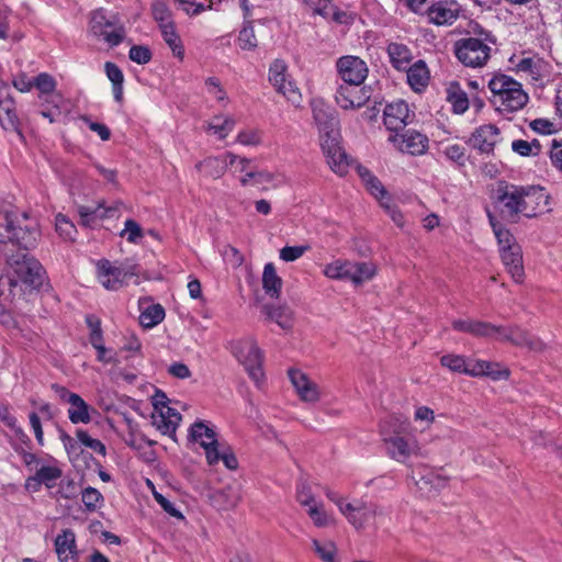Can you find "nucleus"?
Returning <instances> with one entry per match:
<instances>
[{
  "instance_id": "obj_1",
  "label": "nucleus",
  "mask_w": 562,
  "mask_h": 562,
  "mask_svg": "<svg viewBox=\"0 0 562 562\" xmlns=\"http://www.w3.org/2000/svg\"><path fill=\"white\" fill-rule=\"evenodd\" d=\"M15 220L13 212H0V244L16 247L15 252H5L12 271L0 278V288L8 286L14 297L29 302L35 290V262L29 254L35 238L31 231L16 227Z\"/></svg>"
},
{
  "instance_id": "obj_2",
  "label": "nucleus",
  "mask_w": 562,
  "mask_h": 562,
  "mask_svg": "<svg viewBox=\"0 0 562 562\" xmlns=\"http://www.w3.org/2000/svg\"><path fill=\"white\" fill-rule=\"evenodd\" d=\"M488 88L492 92L491 102L501 112H516L522 109L529 99L518 81L503 74L495 75L488 81Z\"/></svg>"
},
{
  "instance_id": "obj_3",
  "label": "nucleus",
  "mask_w": 562,
  "mask_h": 562,
  "mask_svg": "<svg viewBox=\"0 0 562 562\" xmlns=\"http://www.w3.org/2000/svg\"><path fill=\"white\" fill-rule=\"evenodd\" d=\"M63 103L56 78L47 72L37 74V112L49 123L58 122L63 117Z\"/></svg>"
},
{
  "instance_id": "obj_4",
  "label": "nucleus",
  "mask_w": 562,
  "mask_h": 562,
  "mask_svg": "<svg viewBox=\"0 0 562 562\" xmlns=\"http://www.w3.org/2000/svg\"><path fill=\"white\" fill-rule=\"evenodd\" d=\"M313 117L321 134V146L328 154L337 153V139L339 134V122L334 111L322 102L313 103Z\"/></svg>"
},
{
  "instance_id": "obj_5",
  "label": "nucleus",
  "mask_w": 562,
  "mask_h": 562,
  "mask_svg": "<svg viewBox=\"0 0 562 562\" xmlns=\"http://www.w3.org/2000/svg\"><path fill=\"white\" fill-rule=\"evenodd\" d=\"M491 50L484 41L476 37H464L454 43V54L467 67L484 66L491 57Z\"/></svg>"
},
{
  "instance_id": "obj_6",
  "label": "nucleus",
  "mask_w": 562,
  "mask_h": 562,
  "mask_svg": "<svg viewBox=\"0 0 562 562\" xmlns=\"http://www.w3.org/2000/svg\"><path fill=\"white\" fill-rule=\"evenodd\" d=\"M496 203L503 218L517 223L522 216L520 186L501 183L496 189Z\"/></svg>"
},
{
  "instance_id": "obj_7",
  "label": "nucleus",
  "mask_w": 562,
  "mask_h": 562,
  "mask_svg": "<svg viewBox=\"0 0 562 562\" xmlns=\"http://www.w3.org/2000/svg\"><path fill=\"white\" fill-rule=\"evenodd\" d=\"M233 352L244 366L251 380L259 383L263 378L262 353L254 339L236 342Z\"/></svg>"
},
{
  "instance_id": "obj_8",
  "label": "nucleus",
  "mask_w": 562,
  "mask_h": 562,
  "mask_svg": "<svg viewBox=\"0 0 562 562\" xmlns=\"http://www.w3.org/2000/svg\"><path fill=\"white\" fill-rule=\"evenodd\" d=\"M90 32L94 37L102 40L110 47L120 45L125 37L124 27L106 18L102 9L92 12L90 19Z\"/></svg>"
},
{
  "instance_id": "obj_9",
  "label": "nucleus",
  "mask_w": 562,
  "mask_h": 562,
  "mask_svg": "<svg viewBox=\"0 0 562 562\" xmlns=\"http://www.w3.org/2000/svg\"><path fill=\"white\" fill-rule=\"evenodd\" d=\"M98 279L106 290H119L125 280L136 276V266L123 263L114 266L108 259H101L97 262Z\"/></svg>"
},
{
  "instance_id": "obj_10",
  "label": "nucleus",
  "mask_w": 562,
  "mask_h": 562,
  "mask_svg": "<svg viewBox=\"0 0 562 562\" xmlns=\"http://www.w3.org/2000/svg\"><path fill=\"white\" fill-rule=\"evenodd\" d=\"M341 514L357 530H362L379 515H381L382 510L374 503L366 502L363 499H355L353 502H349L348 505L341 507Z\"/></svg>"
},
{
  "instance_id": "obj_11",
  "label": "nucleus",
  "mask_w": 562,
  "mask_h": 562,
  "mask_svg": "<svg viewBox=\"0 0 562 562\" xmlns=\"http://www.w3.org/2000/svg\"><path fill=\"white\" fill-rule=\"evenodd\" d=\"M189 439L199 442L205 451V457L210 465L218 462V448L221 443L216 438V432L213 428L209 427L205 423L198 420L189 430Z\"/></svg>"
},
{
  "instance_id": "obj_12",
  "label": "nucleus",
  "mask_w": 562,
  "mask_h": 562,
  "mask_svg": "<svg viewBox=\"0 0 562 562\" xmlns=\"http://www.w3.org/2000/svg\"><path fill=\"white\" fill-rule=\"evenodd\" d=\"M288 66L284 60L276 59L269 67V81L276 90L283 94L290 102L297 104L301 100V94L293 82L288 78Z\"/></svg>"
},
{
  "instance_id": "obj_13",
  "label": "nucleus",
  "mask_w": 562,
  "mask_h": 562,
  "mask_svg": "<svg viewBox=\"0 0 562 562\" xmlns=\"http://www.w3.org/2000/svg\"><path fill=\"white\" fill-rule=\"evenodd\" d=\"M522 216L531 218L541 214L549 204L550 196L544 188L520 186Z\"/></svg>"
},
{
  "instance_id": "obj_14",
  "label": "nucleus",
  "mask_w": 562,
  "mask_h": 562,
  "mask_svg": "<svg viewBox=\"0 0 562 562\" xmlns=\"http://www.w3.org/2000/svg\"><path fill=\"white\" fill-rule=\"evenodd\" d=\"M370 95L361 85L342 82L336 90V103L344 110H355L363 106Z\"/></svg>"
},
{
  "instance_id": "obj_15",
  "label": "nucleus",
  "mask_w": 562,
  "mask_h": 562,
  "mask_svg": "<svg viewBox=\"0 0 562 562\" xmlns=\"http://www.w3.org/2000/svg\"><path fill=\"white\" fill-rule=\"evenodd\" d=\"M338 74L342 82L362 85L368 76L367 64L357 56H342L337 60Z\"/></svg>"
},
{
  "instance_id": "obj_16",
  "label": "nucleus",
  "mask_w": 562,
  "mask_h": 562,
  "mask_svg": "<svg viewBox=\"0 0 562 562\" xmlns=\"http://www.w3.org/2000/svg\"><path fill=\"white\" fill-rule=\"evenodd\" d=\"M413 117L414 114L411 113L408 104L403 100L392 102L384 109V125L396 134L409 124Z\"/></svg>"
},
{
  "instance_id": "obj_17",
  "label": "nucleus",
  "mask_w": 562,
  "mask_h": 562,
  "mask_svg": "<svg viewBox=\"0 0 562 562\" xmlns=\"http://www.w3.org/2000/svg\"><path fill=\"white\" fill-rule=\"evenodd\" d=\"M390 140L393 142L401 151L411 155H423L428 148L427 136L416 131H407L401 135L395 134L390 137Z\"/></svg>"
},
{
  "instance_id": "obj_18",
  "label": "nucleus",
  "mask_w": 562,
  "mask_h": 562,
  "mask_svg": "<svg viewBox=\"0 0 562 562\" xmlns=\"http://www.w3.org/2000/svg\"><path fill=\"white\" fill-rule=\"evenodd\" d=\"M503 329L501 333H497L502 340L509 341L518 347H527L536 352L544 349V344L539 338L531 336L518 326L503 327Z\"/></svg>"
},
{
  "instance_id": "obj_19",
  "label": "nucleus",
  "mask_w": 562,
  "mask_h": 562,
  "mask_svg": "<svg viewBox=\"0 0 562 562\" xmlns=\"http://www.w3.org/2000/svg\"><path fill=\"white\" fill-rule=\"evenodd\" d=\"M429 22L436 25H450L459 16L460 5L456 1H438L426 9Z\"/></svg>"
},
{
  "instance_id": "obj_20",
  "label": "nucleus",
  "mask_w": 562,
  "mask_h": 562,
  "mask_svg": "<svg viewBox=\"0 0 562 562\" xmlns=\"http://www.w3.org/2000/svg\"><path fill=\"white\" fill-rule=\"evenodd\" d=\"M387 454L398 461L405 462L411 456L417 454L419 447L416 440H408L401 436L385 438Z\"/></svg>"
},
{
  "instance_id": "obj_21",
  "label": "nucleus",
  "mask_w": 562,
  "mask_h": 562,
  "mask_svg": "<svg viewBox=\"0 0 562 562\" xmlns=\"http://www.w3.org/2000/svg\"><path fill=\"white\" fill-rule=\"evenodd\" d=\"M289 378L295 387L300 398L304 402L315 403L319 400V390L316 383L299 370H289Z\"/></svg>"
},
{
  "instance_id": "obj_22",
  "label": "nucleus",
  "mask_w": 562,
  "mask_h": 562,
  "mask_svg": "<svg viewBox=\"0 0 562 562\" xmlns=\"http://www.w3.org/2000/svg\"><path fill=\"white\" fill-rule=\"evenodd\" d=\"M499 130L492 124H486L477 127L472 136L471 144L481 153L490 154L494 150L495 144L498 142Z\"/></svg>"
},
{
  "instance_id": "obj_23",
  "label": "nucleus",
  "mask_w": 562,
  "mask_h": 562,
  "mask_svg": "<svg viewBox=\"0 0 562 562\" xmlns=\"http://www.w3.org/2000/svg\"><path fill=\"white\" fill-rule=\"evenodd\" d=\"M502 261L516 283H521L525 277L522 265V252L520 246H512L507 249H501Z\"/></svg>"
},
{
  "instance_id": "obj_24",
  "label": "nucleus",
  "mask_w": 562,
  "mask_h": 562,
  "mask_svg": "<svg viewBox=\"0 0 562 562\" xmlns=\"http://www.w3.org/2000/svg\"><path fill=\"white\" fill-rule=\"evenodd\" d=\"M61 396L69 404L68 417L72 424L90 423L91 417L89 414V405L80 395L68 392L64 389Z\"/></svg>"
},
{
  "instance_id": "obj_25",
  "label": "nucleus",
  "mask_w": 562,
  "mask_h": 562,
  "mask_svg": "<svg viewBox=\"0 0 562 562\" xmlns=\"http://www.w3.org/2000/svg\"><path fill=\"white\" fill-rule=\"evenodd\" d=\"M117 205L105 207L104 202H99L97 207L86 205L78 206V214L80 216V224L86 227H93L97 220H104L115 216Z\"/></svg>"
},
{
  "instance_id": "obj_26",
  "label": "nucleus",
  "mask_w": 562,
  "mask_h": 562,
  "mask_svg": "<svg viewBox=\"0 0 562 562\" xmlns=\"http://www.w3.org/2000/svg\"><path fill=\"white\" fill-rule=\"evenodd\" d=\"M37 294H41L42 305L46 313H49L58 305V299L53 292V288L47 278L44 268L37 263Z\"/></svg>"
},
{
  "instance_id": "obj_27",
  "label": "nucleus",
  "mask_w": 562,
  "mask_h": 562,
  "mask_svg": "<svg viewBox=\"0 0 562 562\" xmlns=\"http://www.w3.org/2000/svg\"><path fill=\"white\" fill-rule=\"evenodd\" d=\"M403 71H406L407 83L415 92H420L428 86L430 74L424 60H417Z\"/></svg>"
},
{
  "instance_id": "obj_28",
  "label": "nucleus",
  "mask_w": 562,
  "mask_h": 562,
  "mask_svg": "<svg viewBox=\"0 0 562 562\" xmlns=\"http://www.w3.org/2000/svg\"><path fill=\"white\" fill-rule=\"evenodd\" d=\"M55 549L61 562L68 561L69 559H77L78 551L75 532L70 529L63 530L55 539Z\"/></svg>"
},
{
  "instance_id": "obj_29",
  "label": "nucleus",
  "mask_w": 562,
  "mask_h": 562,
  "mask_svg": "<svg viewBox=\"0 0 562 562\" xmlns=\"http://www.w3.org/2000/svg\"><path fill=\"white\" fill-rule=\"evenodd\" d=\"M386 53L391 65L398 71L407 69L413 60V53L408 46L397 42H391L386 46Z\"/></svg>"
},
{
  "instance_id": "obj_30",
  "label": "nucleus",
  "mask_w": 562,
  "mask_h": 562,
  "mask_svg": "<svg viewBox=\"0 0 562 562\" xmlns=\"http://www.w3.org/2000/svg\"><path fill=\"white\" fill-rule=\"evenodd\" d=\"M418 474L419 479L416 480V485L420 491L438 492L445 488L448 484V477L439 474L432 469L423 468V470L419 471Z\"/></svg>"
},
{
  "instance_id": "obj_31",
  "label": "nucleus",
  "mask_w": 562,
  "mask_h": 562,
  "mask_svg": "<svg viewBox=\"0 0 562 562\" xmlns=\"http://www.w3.org/2000/svg\"><path fill=\"white\" fill-rule=\"evenodd\" d=\"M212 502L215 507L221 510H228L235 508L240 502V493L238 488L227 486L216 491L212 495Z\"/></svg>"
},
{
  "instance_id": "obj_32",
  "label": "nucleus",
  "mask_w": 562,
  "mask_h": 562,
  "mask_svg": "<svg viewBox=\"0 0 562 562\" xmlns=\"http://www.w3.org/2000/svg\"><path fill=\"white\" fill-rule=\"evenodd\" d=\"M228 166L229 160L227 158V153L223 156L207 157L203 161L196 164L198 169L203 168L206 176L214 179L222 177L226 172Z\"/></svg>"
},
{
  "instance_id": "obj_33",
  "label": "nucleus",
  "mask_w": 562,
  "mask_h": 562,
  "mask_svg": "<svg viewBox=\"0 0 562 562\" xmlns=\"http://www.w3.org/2000/svg\"><path fill=\"white\" fill-rule=\"evenodd\" d=\"M262 286L270 297H279L282 288V280L277 274L273 263H267L263 268Z\"/></svg>"
},
{
  "instance_id": "obj_34",
  "label": "nucleus",
  "mask_w": 562,
  "mask_h": 562,
  "mask_svg": "<svg viewBox=\"0 0 562 562\" xmlns=\"http://www.w3.org/2000/svg\"><path fill=\"white\" fill-rule=\"evenodd\" d=\"M358 175L361 178V180L363 181L367 190L372 195H374L376 199H379L381 201V203L384 202L383 200L385 198L389 199L387 192L384 189L383 184L374 175L371 173V171L369 169H367L366 167L359 166Z\"/></svg>"
},
{
  "instance_id": "obj_35",
  "label": "nucleus",
  "mask_w": 562,
  "mask_h": 562,
  "mask_svg": "<svg viewBox=\"0 0 562 562\" xmlns=\"http://www.w3.org/2000/svg\"><path fill=\"white\" fill-rule=\"evenodd\" d=\"M160 32L165 43L169 46L173 56L182 60L184 57V47L175 24L162 25V27H160Z\"/></svg>"
},
{
  "instance_id": "obj_36",
  "label": "nucleus",
  "mask_w": 562,
  "mask_h": 562,
  "mask_svg": "<svg viewBox=\"0 0 562 562\" xmlns=\"http://www.w3.org/2000/svg\"><path fill=\"white\" fill-rule=\"evenodd\" d=\"M265 312L269 319L276 322L282 329H290L293 326V313L285 305L265 306Z\"/></svg>"
},
{
  "instance_id": "obj_37",
  "label": "nucleus",
  "mask_w": 562,
  "mask_h": 562,
  "mask_svg": "<svg viewBox=\"0 0 562 562\" xmlns=\"http://www.w3.org/2000/svg\"><path fill=\"white\" fill-rule=\"evenodd\" d=\"M322 149H323L324 155L327 158V162H328L330 169L335 173H337L339 176H344L348 172L349 161H348L346 153L344 151V149L341 148V146L339 144V138L337 139V149L338 150H337V153H335V155L328 154V151L325 148H322Z\"/></svg>"
},
{
  "instance_id": "obj_38",
  "label": "nucleus",
  "mask_w": 562,
  "mask_h": 562,
  "mask_svg": "<svg viewBox=\"0 0 562 562\" xmlns=\"http://www.w3.org/2000/svg\"><path fill=\"white\" fill-rule=\"evenodd\" d=\"M15 119L13 101L5 90L0 89V124L4 128L14 127Z\"/></svg>"
},
{
  "instance_id": "obj_39",
  "label": "nucleus",
  "mask_w": 562,
  "mask_h": 562,
  "mask_svg": "<svg viewBox=\"0 0 562 562\" xmlns=\"http://www.w3.org/2000/svg\"><path fill=\"white\" fill-rule=\"evenodd\" d=\"M375 274L374 265L370 262H351L350 261V276L351 280L356 285L362 284L370 280Z\"/></svg>"
},
{
  "instance_id": "obj_40",
  "label": "nucleus",
  "mask_w": 562,
  "mask_h": 562,
  "mask_svg": "<svg viewBox=\"0 0 562 562\" xmlns=\"http://www.w3.org/2000/svg\"><path fill=\"white\" fill-rule=\"evenodd\" d=\"M165 318V310L160 304L145 307L139 315V324L145 328H153Z\"/></svg>"
},
{
  "instance_id": "obj_41",
  "label": "nucleus",
  "mask_w": 562,
  "mask_h": 562,
  "mask_svg": "<svg viewBox=\"0 0 562 562\" xmlns=\"http://www.w3.org/2000/svg\"><path fill=\"white\" fill-rule=\"evenodd\" d=\"M314 552L323 562H339L337 559V547L335 542L330 540L319 541L317 539L312 540Z\"/></svg>"
},
{
  "instance_id": "obj_42",
  "label": "nucleus",
  "mask_w": 562,
  "mask_h": 562,
  "mask_svg": "<svg viewBox=\"0 0 562 562\" xmlns=\"http://www.w3.org/2000/svg\"><path fill=\"white\" fill-rule=\"evenodd\" d=\"M235 127V120L232 117L215 116L206 127L209 133H212L224 139Z\"/></svg>"
},
{
  "instance_id": "obj_43",
  "label": "nucleus",
  "mask_w": 562,
  "mask_h": 562,
  "mask_svg": "<svg viewBox=\"0 0 562 562\" xmlns=\"http://www.w3.org/2000/svg\"><path fill=\"white\" fill-rule=\"evenodd\" d=\"M448 101L452 104L453 112L457 114L464 113L469 108V99L458 83H452L448 89Z\"/></svg>"
},
{
  "instance_id": "obj_44",
  "label": "nucleus",
  "mask_w": 562,
  "mask_h": 562,
  "mask_svg": "<svg viewBox=\"0 0 562 562\" xmlns=\"http://www.w3.org/2000/svg\"><path fill=\"white\" fill-rule=\"evenodd\" d=\"M487 215L490 224L497 239L499 250L510 248L512 246H519L518 244L515 243V238L508 229L504 228L501 224H498L495 217L490 212L487 213Z\"/></svg>"
},
{
  "instance_id": "obj_45",
  "label": "nucleus",
  "mask_w": 562,
  "mask_h": 562,
  "mask_svg": "<svg viewBox=\"0 0 562 562\" xmlns=\"http://www.w3.org/2000/svg\"><path fill=\"white\" fill-rule=\"evenodd\" d=\"M63 475L57 465H43L37 469V485L44 484L48 490L55 487L56 481Z\"/></svg>"
},
{
  "instance_id": "obj_46",
  "label": "nucleus",
  "mask_w": 562,
  "mask_h": 562,
  "mask_svg": "<svg viewBox=\"0 0 562 562\" xmlns=\"http://www.w3.org/2000/svg\"><path fill=\"white\" fill-rule=\"evenodd\" d=\"M151 424L159 430L162 435L169 436L173 440H176V431L179 424L172 422V419H168L164 414L153 413L151 415Z\"/></svg>"
},
{
  "instance_id": "obj_47",
  "label": "nucleus",
  "mask_w": 562,
  "mask_h": 562,
  "mask_svg": "<svg viewBox=\"0 0 562 562\" xmlns=\"http://www.w3.org/2000/svg\"><path fill=\"white\" fill-rule=\"evenodd\" d=\"M501 330H504L503 326H496L492 323L472 319L469 334L475 337L487 338L501 333Z\"/></svg>"
},
{
  "instance_id": "obj_48",
  "label": "nucleus",
  "mask_w": 562,
  "mask_h": 562,
  "mask_svg": "<svg viewBox=\"0 0 562 562\" xmlns=\"http://www.w3.org/2000/svg\"><path fill=\"white\" fill-rule=\"evenodd\" d=\"M468 359L461 355L448 353L440 358V364L452 372L465 374Z\"/></svg>"
},
{
  "instance_id": "obj_49",
  "label": "nucleus",
  "mask_w": 562,
  "mask_h": 562,
  "mask_svg": "<svg viewBox=\"0 0 562 562\" xmlns=\"http://www.w3.org/2000/svg\"><path fill=\"white\" fill-rule=\"evenodd\" d=\"M56 231L65 240H74L77 235V228L74 223L63 214L56 216Z\"/></svg>"
},
{
  "instance_id": "obj_50",
  "label": "nucleus",
  "mask_w": 562,
  "mask_h": 562,
  "mask_svg": "<svg viewBox=\"0 0 562 562\" xmlns=\"http://www.w3.org/2000/svg\"><path fill=\"white\" fill-rule=\"evenodd\" d=\"M326 277L330 279H349L350 261H335L325 268Z\"/></svg>"
},
{
  "instance_id": "obj_51",
  "label": "nucleus",
  "mask_w": 562,
  "mask_h": 562,
  "mask_svg": "<svg viewBox=\"0 0 562 562\" xmlns=\"http://www.w3.org/2000/svg\"><path fill=\"white\" fill-rule=\"evenodd\" d=\"M86 324L90 330L89 341L91 345L103 341V330L101 328V319L94 314H88L85 317Z\"/></svg>"
},
{
  "instance_id": "obj_52",
  "label": "nucleus",
  "mask_w": 562,
  "mask_h": 562,
  "mask_svg": "<svg viewBox=\"0 0 562 562\" xmlns=\"http://www.w3.org/2000/svg\"><path fill=\"white\" fill-rule=\"evenodd\" d=\"M91 346L97 351V360L99 362H102L104 364H114V366L120 363L119 353L113 349L106 348L104 346L103 341L95 342V345H91Z\"/></svg>"
},
{
  "instance_id": "obj_53",
  "label": "nucleus",
  "mask_w": 562,
  "mask_h": 562,
  "mask_svg": "<svg viewBox=\"0 0 562 562\" xmlns=\"http://www.w3.org/2000/svg\"><path fill=\"white\" fill-rule=\"evenodd\" d=\"M307 514L316 527H319V528L326 527L330 522V518L327 515V513L325 512L322 503H317V504L308 507Z\"/></svg>"
},
{
  "instance_id": "obj_54",
  "label": "nucleus",
  "mask_w": 562,
  "mask_h": 562,
  "mask_svg": "<svg viewBox=\"0 0 562 562\" xmlns=\"http://www.w3.org/2000/svg\"><path fill=\"white\" fill-rule=\"evenodd\" d=\"M77 438H78V441L81 445H83L85 447L90 448L91 450H93L94 452H97L101 456H105V452H106L105 446L99 439H94V438L90 437L87 431L78 430Z\"/></svg>"
},
{
  "instance_id": "obj_55",
  "label": "nucleus",
  "mask_w": 562,
  "mask_h": 562,
  "mask_svg": "<svg viewBox=\"0 0 562 562\" xmlns=\"http://www.w3.org/2000/svg\"><path fill=\"white\" fill-rule=\"evenodd\" d=\"M238 45L241 49L247 50H251L257 47V38L251 25H245L241 29L238 35Z\"/></svg>"
},
{
  "instance_id": "obj_56",
  "label": "nucleus",
  "mask_w": 562,
  "mask_h": 562,
  "mask_svg": "<svg viewBox=\"0 0 562 562\" xmlns=\"http://www.w3.org/2000/svg\"><path fill=\"white\" fill-rule=\"evenodd\" d=\"M296 501L307 508L317 504L311 486L304 481L300 482L296 486Z\"/></svg>"
},
{
  "instance_id": "obj_57",
  "label": "nucleus",
  "mask_w": 562,
  "mask_h": 562,
  "mask_svg": "<svg viewBox=\"0 0 562 562\" xmlns=\"http://www.w3.org/2000/svg\"><path fill=\"white\" fill-rule=\"evenodd\" d=\"M153 15L155 21L159 23V29L166 24H175L171 19V12L166 3L161 1H157L153 4Z\"/></svg>"
},
{
  "instance_id": "obj_58",
  "label": "nucleus",
  "mask_w": 562,
  "mask_h": 562,
  "mask_svg": "<svg viewBox=\"0 0 562 562\" xmlns=\"http://www.w3.org/2000/svg\"><path fill=\"white\" fill-rule=\"evenodd\" d=\"M151 52L147 46L144 45H134L131 47L128 57L132 61L137 63L139 65H145L151 59Z\"/></svg>"
},
{
  "instance_id": "obj_59",
  "label": "nucleus",
  "mask_w": 562,
  "mask_h": 562,
  "mask_svg": "<svg viewBox=\"0 0 562 562\" xmlns=\"http://www.w3.org/2000/svg\"><path fill=\"white\" fill-rule=\"evenodd\" d=\"M81 499L86 508L90 512H93L97 509L98 504L103 499V497L98 490L93 487H87L82 491Z\"/></svg>"
},
{
  "instance_id": "obj_60",
  "label": "nucleus",
  "mask_w": 562,
  "mask_h": 562,
  "mask_svg": "<svg viewBox=\"0 0 562 562\" xmlns=\"http://www.w3.org/2000/svg\"><path fill=\"white\" fill-rule=\"evenodd\" d=\"M2 419L5 422V424L12 429L14 432V437L16 440V445H26L27 448H30V439L22 431L20 427L16 426V420L13 416H11L8 411L4 412L2 415Z\"/></svg>"
},
{
  "instance_id": "obj_61",
  "label": "nucleus",
  "mask_w": 562,
  "mask_h": 562,
  "mask_svg": "<svg viewBox=\"0 0 562 562\" xmlns=\"http://www.w3.org/2000/svg\"><path fill=\"white\" fill-rule=\"evenodd\" d=\"M124 225H125V228L121 233V236H123L124 234H127V241L135 244L138 241V239H140L143 237L142 227L134 220H132V218L126 220Z\"/></svg>"
},
{
  "instance_id": "obj_62",
  "label": "nucleus",
  "mask_w": 562,
  "mask_h": 562,
  "mask_svg": "<svg viewBox=\"0 0 562 562\" xmlns=\"http://www.w3.org/2000/svg\"><path fill=\"white\" fill-rule=\"evenodd\" d=\"M307 249L308 246H285L280 250V258L286 262L294 261L302 257Z\"/></svg>"
},
{
  "instance_id": "obj_63",
  "label": "nucleus",
  "mask_w": 562,
  "mask_h": 562,
  "mask_svg": "<svg viewBox=\"0 0 562 562\" xmlns=\"http://www.w3.org/2000/svg\"><path fill=\"white\" fill-rule=\"evenodd\" d=\"M35 85V76L25 72L18 74L13 79V86L21 92H29Z\"/></svg>"
},
{
  "instance_id": "obj_64",
  "label": "nucleus",
  "mask_w": 562,
  "mask_h": 562,
  "mask_svg": "<svg viewBox=\"0 0 562 562\" xmlns=\"http://www.w3.org/2000/svg\"><path fill=\"white\" fill-rule=\"evenodd\" d=\"M304 3L316 14L327 18L329 10H333L330 0H304Z\"/></svg>"
}]
</instances>
